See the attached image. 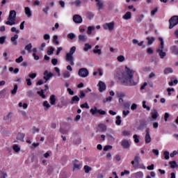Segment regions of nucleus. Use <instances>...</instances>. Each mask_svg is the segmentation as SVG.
I'll return each mask as SVG.
<instances>
[{"instance_id":"b1692460","label":"nucleus","mask_w":178,"mask_h":178,"mask_svg":"<svg viewBox=\"0 0 178 178\" xmlns=\"http://www.w3.org/2000/svg\"><path fill=\"white\" fill-rule=\"evenodd\" d=\"M25 15H26L27 17H30L31 16V10H30V8H25Z\"/></svg>"},{"instance_id":"69168bd1","label":"nucleus","mask_w":178,"mask_h":178,"mask_svg":"<svg viewBox=\"0 0 178 178\" xmlns=\"http://www.w3.org/2000/svg\"><path fill=\"white\" fill-rule=\"evenodd\" d=\"M60 132L62 134H67L68 131L67 130L63 129V128H60Z\"/></svg>"},{"instance_id":"1a4fd4ad","label":"nucleus","mask_w":178,"mask_h":178,"mask_svg":"<svg viewBox=\"0 0 178 178\" xmlns=\"http://www.w3.org/2000/svg\"><path fill=\"white\" fill-rule=\"evenodd\" d=\"M145 133H146L145 136V144H149V143H151L152 141L151 135H149V128L146 129Z\"/></svg>"},{"instance_id":"ea45409f","label":"nucleus","mask_w":178,"mask_h":178,"mask_svg":"<svg viewBox=\"0 0 178 178\" xmlns=\"http://www.w3.org/2000/svg\"><path fill=\"white\" fill-rule=\"evenodd\" d=\"M64 79H69L70 77V73L67 71H65L63 73Z\"/></svg>"},{"instance_id":"dca6fc26","label":"nucleus","mask_w":178,"mask_h":178,"mask_svg":"<svg viewBox=\"0 0 178 178\" xmlns=\"http://www.w3.org/2000/svg\"><path fill=\"white\" fill-rule=\"evenodd\" d=\"M79 101H80V97H79V96L77 95H75L72 98L70 104H71V105H73V104H76V102H79Z\"/></svg>"},{"instance_id":"c9c22d12","label":"nucleus","mask_w":178,"mask_h":178,"mask_svg":"<svg viewBox=\"0 0 178 178\" xmlns=\"http://www.w3.org/2000/svg\"><path fill=\"white\" fill-rule=\"evenodd\" d=\"M6 95V89H3L0 91V97L1 98H5V96Z\"/></svg>"},{"instance_id":"a211bd4d","label":"nucleus","mask_w":178,"mask_h":178,"mask_svg":"<svg viewBox=\"0 0 178 178\" xmlns=\"http://www.w3.org/2000/svg\"><path fill=\"white\" fill-rule=\"evenodd\" d=\"M95 2H97L96 5L99 9V10H101L104 9V3L99 0H95Z\"/></svg>"},{"instance_id":"4d7b16f0","label":"nucleus","mask_w":178,"mask_h":178,"mask_svg":"<svg viewBox=\"0 0 178 178\" xmlns=\"http://www.w3.org/2000/svg\"><path fill=\"white\" fill-rule=\"evenodd\" d=\"M43 106H45V108L49 109V108H51V104H49V103H48V101H44L43 102Z\"/></svg>"},{"instance_id":"7c9ffc66","label":"nucleus","mask_w":178,"mask_h":178,"mask_svg":"<svg viewBox=\"0 0 178 178\" xmlns=\"http://www.w3.org/2000/svg\"><path fill=\"white\" fill-rule=\"evenodd\" d=\"M17 88H18V86H17V84H15L14 86V88L13 90H11V94L13 95H16V93L17 92Z\"/></svg>"},{"instance_id":"9b49d317","label":"nucleus","mask_w":178,"mask_h":178,"mask_svg":"<svg viewBox=\"0 0 178 178\" xmlns=\"http://www.w3.org/2000/svg\"><path fill=\"white\" fill-rule=\"evenodd\" d=\"M121 145L124 148V149H129V148H130V143L129 142V140L127 139L122 140Z\"/></svg>"},{"instance_id":"79ce46f5","label":"nucleus","mask_w":178,"mask_h":178,"mask_svg":"<svg viewBox=\"0 0 178 178\" xmlns=\"http://www.w3.org/2000/svg\"><path fill=\"white\" fill-rule=\"evenodd\" d=\"M13 149H14L15 152H19L20 151V147L17 145H14Z\"/></svg>"},{"instance_id":"338daca9","label":"nucleus","mask_w":178,"mask_h":178,"mask_svg":"<svg viewBox=\"0 0 178 178\" xmlns=\"http://www.w3.org/2000/svg\"><path fill=\"white\" fill-rule=\"evenodd\" d=\"M124 175H130V171L124 170V172H121V176H124Z\"/></svg>"},{"instance_id":"f3484780","label":"nucleus","mask_w":178,"mask_h":178,"mask_svg":"<svg viewBox=\"0 0 178 178\" xmlns=\"http://www.w3.org/2000/svg\"><path fill=\"white\" fill-rule=\"evenodd\" d=\"M122 19L124 20H130V19H131V12H127L124 15L122 16Z\"/></svg>"},{"instance_id":"72a5a7b5","label":"nucleus","mask_w":178,"mask_h":178,"mask_svg":"<svg viewBox=\"0 0 178 178\" xmlns=\"http://www.w3.org/2000/svg\"><path fill=\"white\" fill-rule=\"evenodd\" d=\"M90 113H92V115H97V113H98V108H97V106H95L94 108H91Z\"/></svg>"},{"instance_id":"39448f33","label":"nucleus","mask_w":178,"mask_h":178,"mask_svg":"<svg viewBox=\"0 0 178 178\" xmlns=\"http://www.w3.org/2000/svg\"><path fill=\"white\" fill-rule=\"evenodd\" d=\"M169 29H172V28L175 27V26L178 25V16L177 15H174L172 16L170 19H169Z\"/></svg>"},{"instance_id":"864d4df0","label":"nucleus","mask_w":178,"mask_h":178,"mask_svg":"<svg viewBox=\"0 0 178 178\" xmlns=\"http://www.w3.org/2000/svg\"><path fill=\"white\" fill-rule=\"evenodd\" d=\"M54 51H55V49H54V47H49L47 51V54L52 55V54H54Z\"/></svg>"},{"instance_id":"c03bdc74","label":"nucleus","mask_w":178,"mask_h":178,"mask_svg":"<svg viewBox=\"0 0 178 178\" xmlns=\"http://www.w3.org/2000/svg\"><path fill=\"white\" fill-rule=\"evenodd\" d=\"M73 144L74 145H79V144H81V138H77L73 141Z\"/></svg>"},{"instance_id":"aec40b11","label":"nucleus","mask_w":178,"mask_h":178,"mask_svg":"<svg viewBox=\"0 0 178 178\" xmlns=\"http://www.w3.org/2000/svg\"><path fill=\"white\" fill-rule=\"evenodd\" d=\"M169 165L171 169H175V168H178V165L177 163H176V161H169Z\"/></svg>"},{"instance_id":"0eeeda50","label":"nucleus","mask_w":178,"mask_h":178,"mask_svg":"<svg viewBox=\"0 0 178 178\" xmlns=\"http://www.w3.org/2000/svg\"><path fill=\"white\" fill-rule=\"evenodd\" d=\"M78 74L80 77H87L89 74L88 70L87 68H81L79 70Z\"/></svg>"},{"instance_id":"a19ab883","label":"nucleus","mask_w":178,"mask_h":178,"mask_svg":"<svg viewBox=\"0 0 178 178\" xmlns=\"http://www.w3.org/2000/svg\"><path fill=\"white\" fill-rule=\"evenodd\" d=\"M147 102L143 101V108H144V109H147V111H151V107L149 106H147Z\"/></svg>"},{"instance_id":"774afa93","label":"nucleus","mask_w":178,"mask_h":178,"mask_svg":"<svg viewBox=\"0 0 178 178\" xmlns=\"http://www.w3.org/2000/svg\"><path fill=\"white\" fill-rule=\"evenodd\" d=\"M130 134H131L130 131H124L122 132V135L124 136H130Z\"/></svg>"},{"instance_id":"ddd939ff","label":"nucleus","mask_w":178,"mask_h":178,"mask_svg":"<svg viewBox=\"0 0 178 178\" xmlns=\"http://www.w3.org/2000/svg\"><path fill=\"white\" fill-rule=\"evenodd\" d=\"M145 127H147V121L145 120H143L140 121V124L137 128V130H143Z\"/></svg>"},{"instance_id":"7ed1b4c3","label":"nucleus","mask_w":178,"mask_h":178,"mask_svg":"<svg viewBox=\"0 0 178 178\" xmlns=\"http://www.w3.org/2000/svg\"><path fill=\"white\" fill-rule=\"evenodd\" d=\"M76 52V47L73 46L70 48V52L65 56V60L70 62L71 66H74V61H73V54Z\"/></svg>"},{"instance_id":"412c9836","label":"nucleus","mask_w":178,"mask_h":178,"mask_svg":"<svg viewBox=\"0 0 178 178\" xmlns=\"http://www.w3.org/2000/svg\"><path fill=\"white\" fill-rule=\"evenodd\" d=\"M152 119H156L158 118V111L153 109L151 113Z\"/></svg>"},{"instance_id":"603ef678","label":"nucleus","mask_w":178,"mask_h":178,"mask_svg":"<svg viewBox=\"0 0 178 178\" xmlns=\"http://www.w3.org/2000/svg\"><path fill=\"white\" fill-rule=\"evenodd\" d=\"M124 56H119L117 58L118 62H124Z\"/></svg>"},{"instance_id":"2eb2a0df","label":"nucleus","mask_w":178,"mask_h":178,"mask_svg":"<svg viewBox=\"0 0 178 178\" xmlns=\"http://www.w3.org/2000/svg\"><path fill=\"white\" fill-rule=\"evenodd\" d=\"M25 136L26 135L24 134L19 132L17 136V140L24 142Z\"/></svg>"},{"instance_id":"5fc2aeb1","label":"nucleus","mask_w":178,"mask_h":178,"mask_svg":"<svg viewBox=\"0 0 178 178\" xmlns=\"http://www.w3.org/2000/svg\"><path fill=\"white\" fill-rule=\"evenodd\" d=\"M81 108H86V109H90V106H88V103L86 102L83 104H81Z\"/></svg>"},{"instance_id":"a878e982","label":"nucleus","mask_w":178,"mask_h":178,"mask_svg":"<svg viewBox=\"0 0 178 178\" xmlns=\"http://www.w3.org/2000/svg\"><path fill=\"white\" fill-rule=\"evenodd\" d=\"M56 102V99L55 98V95H51L50 96V104H51V105H55Z\"/></svg>"},{"instance_id":"f257e3e1","label":"nucleus","mask_w":178,"mask_h":178,"mask_svg":"<svg viewBox=\"0 0 178 178\" xmlns=\"http://www.w3.org/2000/svg\"><path fill=\"white\" fill-rule=\"evenodd\" d=\"M134 73L136 71L125 66L124 71H118L116 74L117 79L124 86H136L137 83L134 81Z\"/></svg>"},{"instance_id":"bb28decb","label":"nucleus","mask_w":178,"mask_h":178,"mask_svg":"<svg viewBox=\"0 0 178 178\" xmlns=\"http://www.w3.org/2000/svg\"><path fill=\"white\" fill-rule=\"evenodd\" d=\"M77 163H79V160H77V159H75L73 161L74 169H80V164H79Z\"/></svg>"},{"instance_id":"49530a36","label":"nucleus","mask_w":178,"mask_h":178,"mask_svg":"<svg viewBox=\"0 0 178 178\" xmlns=\"http://www.w3.org/2000/svg\"><path fill=\"white\" fill-rule=\"evenodd\" d=\"M94 26H88L87 33L90 35L92 33V30H94Z\"/></svg>"},{"instance_id":"f03ea898","label":"nucleus","mask_w":178,"mask_h":178,"mask_svg":"<svg viewBox=\"0 0 178 178\" xmlns=\"http://www.w3.org/2000/svg\"><path fill=\"white\" fill-rule=\"evenodd\" d=\"M7 20L6 22L7 26H15L16 24V10H12L10 11Z\"/></svg>"},{"instance_id":"cd10ccee","label":"nucleus","mask_w":178,"mask_h":178,"mask_svg":"<svg viewBox=\"0 0 178 178\" xmlns=\"http://www.w3.org/2000/svg\"><path fill=\"white\" fill-rule=\"evenodd\" d=\"M86 17L87 19H89V20H92L94 18V13L92 12H88L86 13Z\"/></svg>"},{"instance_id":"bf43d9fd","label":"nucleus","mask_w":178,"mask_h":178,"mask_svg":"<svg viewBox=\"0 0 178 178\" xmlns=\"http://www.w3.org/2000/svg\"><path fill=\"white\" fill-rule=\"evenodd\" d=\"M168 94L169 96L172 95V91L175 92V88H167Z\"/></svg>"},{"instance_id":"393cba45","label":"nucleus","mask_w":178,"mask_h":178,"mask_svg":"<svg viewBox=\"0 0 178 178\" xmlns=\"http://www.w3.org/2000/svg\"><path fill=\"white\" fill-rule=\"evenodd\" d=\"M31 48H33V44H31V43H29L25 46V50L29 54L31 53Z\"/></svg>"},{"instance_id":"680f3d73","label":"nucleus","mask_w":178,"mask_h":178,"mask_svg":"<svg viewBox=\"0 0 178 178\" xmlns=\"http://www.w3.org/2000/svg\"><path fill=\"white\" fill-rule=\"evenodd\" d=\"M6 40V36L0 37V44H5V40Z\"/></svg>"},{"instance_id":"0e129e2a","label":"nucleus","mask_w":178,"mask_h":178,"mask_svg":"<svg viewBox=\"0 0 178 178\" xmlns=\"http://www.w3.org/2000/svg\"><path fill=\"white\" fill-rule=\"evenodd\" d=\"M51 63H52V65H54V66H56L58 65V59L53 58L51 60Z\"/></svg>"},{"instance_id":"f704fd0d","label":"nucleus","mask_w":178,"mask_h":178,"mask_svg":"<svg viewBox=\"0 0 178 178\" xmlns=\"http://www.w3.org/2000/svg\"><path fill=\"white\" fill-rule=\"evenodd\" d=\"M169 73H173V69L169 67L164 70L165 74H169Z\"/></svg>"},{"instance_id":"9d476101","label":"nucleus","mask_w":178,"mask_h":178,"mask_svg":"<svg viewBox=\"0 0 178 178\" xmlns=\"http://www.w3.org/2000/svg\"><path fill=\"white\" fill-rule=\"evenodd\" d=\"M97 86L99 87V92H104V91L106 90V84L104 83L102 81H99Z\"/></svg>"},{"instance_id":"09e8293b","label":"nucleus","mask_w":178,"mask_h":178,"mask_svg":"<svg viewBox=\"0 0 178 178\" xmlns=\"http://www.w3.org/2000/svg\"><path fill=\"white\" fill-rule=\"evenodd\" d=\"M141 160V158H140V156H135V157H134V162L136 163H137V165H138V163H140V161Z\"/></svg>"},{"instance_id":"4468645a","label":"nucleus","mask_w":178,"mask_h":178,"mask_svg":"<svg viewBox=\"0 0 178 178\" xmlns=\"http://www.w3.org/2000/svg\"><path fill=\"white\" fill-rule=\"evenodd\" d=\"M98 129L99 131H101L102 133H104V131H106L107 127L105 125V124H99Z\"/></svg>"},{"instance_id":"052dcab7","label":"nucleus","mask_w":178,"mask_h":178,"mask_svg":"<svg viewBox=\"0 0 178 178\" xmlns=\"http://www.w3.org/2000/svg\"><path fill=\"white\" fill-rule=\"evenodd\" d=\"M93 53L101 55V54H102V51L101 50V49H93Z\"/></svg>"},{"instance_id":"4be33fe9","label":"nucleus","mask_w":178,"mask_h":178,"mask_svg":"<svg viewBox=\"0 0 178 178\" xmlns=\"http://www.w3.org/2000/svg\"><path fill=\"white\" fill-rule=\"evenodd\" d=\"M91 48H92V46H91V44H90L88 43H86L85 46L83 47V51L85 52H88V51H90V49H91Z\"/></svg>"},{"instance_id":"e2e57ef3","label":"nucleus","mask_w":178,"mask_h":178,"mask_svg":"<svg viewBox=\"0 0 178 178\" xmlns=\"http://www.w3.org/2000/svg\"><path fill=\"white\" fill-rule=\"evenodd\" d=\"M13 115V113L10 112L6 117H4V120H9L10 119V115Z\"/></svg>"},{"instance_id":"473e14b6","label":"nucleus","mask_w":178,"mask_h":178,"mask_svg":"<svg viewBox=\"0 0 178 178\" xmlns=\"http://www.w3.org/2000/svg\"><path fill=\"white\" fill-rule=\"evenodd\" d=\"M37 94L40 95V97H42L43 99L46 98L45 94H44V90H41L40 91H38Z\"/></svg>"},{"instance_id":"6e6552de","label":"nucleus","mask_w":178,"mask_h":178,"mask_svg":"<svg viewBox=\"0 0 178 178\" xmlns=\"http://www.w3.org/2000/svg\"><path fill=\"white\" fill-rule=\"evenodd\" d=\"M43 79L45 80L44 83H47L51 77H54V74L52 72H49L48 70L44 72Z\"/></svg>"},{"instance_id":"423d86ee","label":"nucleus","mask_w":178,"mask_h":178,"mask_svg":"<svg viewBox=\"0 0 178 178\" xmlns=\"http://www.w3.org/2000/svg\"><path fill=\"white\" fill-rule=\"evenodd\" d=\"M103 29L104 30H109V31H113V29H115V22H112L103 24Z\"/></svg>"},{"instance_id":"6e6d98bb","label":"nucleus","mask_w":178,"mask_h":178,"mask_svg":"<svg viewBox=\"0 0 178 178\" xmlns=\"http://www.w3.org/2000/svg\"><path fill=\"white\" fill-rule=\"evenodd\" d=\"M163 156H164L165 159H166V160L169 159V158H170V156H169V152L165 151L163 152Z\"/></svg>"},{"instance_id":"2f4dec72","label":"nucleus","mask_w":178,"mask_h":178,"mask_svg":"<svg viewBox=\"0 0 178 178\" xmlns=\"http://www.w3.org/2000/svg\"><path fill=\"white\" fill-rule=\"evenodd\" d=\"M87 40V36L85 35H79V41H86Z\"/></svg>"},{"instance_id":"6ab92c4d","label":"nucleus","mask_w":178,"mask_h":178,"mask_svg":"<svg viewBox=\"0 0 178 178\" xmlns=\"http://www.w3.org/2000/svg\"><path fill=\"white\" fill-rule=\"evenodd\" d=\"M19 38V35L15 34L14 37L11 38V42H13V45H17V41H16Z\"/></svg>"},{"instance_id":"e433bc0d","label":"nucleus","mask_w":178,"mask_h":178,"mask_svg":"<svg viewBox=\"0 0 178 178\" xmlns=\"http://www.w3.org/2000/svg\"><path fill=\"white\" fill-rule=\"evenodd\" d=\"M71 5H75V6H80V5H81V1L76 0L75 1L71 3Z\"/></svg>"},{"instance_id":"37998d69","label":"nucleus","mask_w":178,"mask_h":178,"mask_svg":"<svg viewBox=\"0 0 178 178\" xmlns=\"http://www.w3.org/2000/svg\"><path fill=\"white\" fill-rule=\"evenodd\" d=\"M143 176H144V173H143V172L140 171V172H137L136 173V178H142Z\"/></svg>"},{"instance_id":"3c124183","label":"nucleus","mask_w":178,"mask_h":178,"mask_svg":"<svg viewBox=\"0 0 178 178\" xmlns=\"http://www.w3.org/2000/svg\"><path fill=\"white\" fill-rule=\"evenodd\" d=\"M75 38H76V35L73 33H69L67 35V38H70V40H74Z\"/></svg>"},{"instance_id":"4c0bfd02","label":"nucleus","mask_w":178,"mask_h":178,"mask_svg":"<svg viewBox=\"0 0 178 178\" xmlns=\"http://www.w3.org/2000/svg\"><path fill=\"white\" fill-rule=\"evenodd\" d=\"M53 42L56 45H59V41L58 40V35H55L53 37Z\"/></svg>"},{"instance_id":"c85d7f7f","label":"nucleus","mask_w":178,"mask_h":178,"mask_svg":"<svg viewBox=\"0 0 178 178\" xmlns=\"http://www.w3.org/2000/svg\"><path fill=\"white\" fill-rule=\"evenodd\" d=\"M146 40L148 41V43H147L148 45H151V44H152L154 41H155V38H154V37H152V38L147 37L146 38Z\"/></svg>"},{"instance_id":"13d9d810","label":"nucleus","mask_w":178,"mask_h":178,"mask_svg":"<svg viewBox=\"0 0 178 178\" xmlns=\"http://www.w3.org/2000/svg\"><path fill=\"white\" fill-rule=\"evenodd\" d=\"M17 63H22L23 62V56H20L18 58L15 60Z\"/></svg>"},{"instance_id":"20e7f679","label":"nucleus","mask_w":178,"mask_h":178,"mask_svg":"<svg viewBox=\"0 0 178 178\" xmlns=\"http://www.w3.org/2000/svg\"><path fill=\"white\" fill-rule=\"evenodd\" d=\"M159 40L161 42V49H157L156 52L159 54L161 58L163 59V58L166 56V53L164 52L163 51V48H164L163 39L162 38H159Z\"/></svg>"},{"instance_id":"a18cd8bd","label":"nucleus","mask_w":178,"mask_h":178,"mask_svg":"<svg viewBox=\"0 0 178 178\" xmlns=\"http://www.w3.org/2000/svg\"><path fill=\"white\" fill-rule=\"evenodd\" d=\"M143 19H144V15L142 14L136 19L137 23H141V22H143Z\"/></svg>"},{"instance_id":"f8f14e48","label":"nucleus","mask_w":178,"mask_h":178,"mask_svg":"<svg viewBox=\"0 0 178 178\" xmlns=\"http://www.w3.org/2000/svg\"><path fill=\"white\" fill-rule=\"evenodd\" d=\"M73 20L74 23H76V24L83 23V18H81V16L79 15H74L73 16Z\"/></svg>"},{"instance_id":"8fccbe9b","label":"nucleus","mask_w":178,"mask_h":178,"mask_svg":"<svg viewBox=\"0 0 178 178\" xmlns=\"http://www.w3.org/2000/svg\"><path fill=\"white\" fill-rule=\"evenodd\" d=\"M48 10H49V6H46L45 8H42V12L45 13V15H48Z\"/></svg>"},{"instance_id":"5701e85b","label":"nucleus","mask_w":178,"mask_h":178,"mask_svg":"<svg viewBox=\"0 0 178 178\" xmlns=\"http://www.w3.org/2000/svg\"><path fill=\"white\" fill-rule=\"evenodd\" d=\"M115 124H117V126H120V124H122V118L120 115L116 116Z\"/></svg>"},{"instance_id":"c756f323","label":"nucleus","mask_w":178,"mask_h":178,"mask_svg":"<svg viewBox=\"0 0 178 178\" xmlns=\"http://www.w3.org/2000/svg\"><path fill=\"white\" fill-rule=\"evenodd\" d=\"M83 169L85 170V173H90V172H91V170H92V168H91V167L88 166V165H84Z\"/></svg>"},{"instance_id":"58836bf2","label":"nucleus","mask_w":178,"mask_h":178,"mask_svg":"<svg viewBox=\"0 0 178 178\" xmlns=\"http://www.w3.org/2000/svg\"><path fill=\"white\" fill-rule=\"evenodd\" d=\"M113 99V97L111 96H109L108 97H106L103 99L104 104H106V102H111Z\"/></svg>"},{"instance_id":"de8ad7c7","label":"nucleus","mask_w":178,"mask_h":178,"mask_svg":"<svg viewBox=\"0 0 178 178\" xmlns=\"http://www.w3.org/2000/svg\"><path fill=\"white\" fill-rule=\"evenodd\" d=\"M134 143H136V144H138V143H140V139L138 138V136L137 134L134 135Z\"/></svg>"}]
</instances>
